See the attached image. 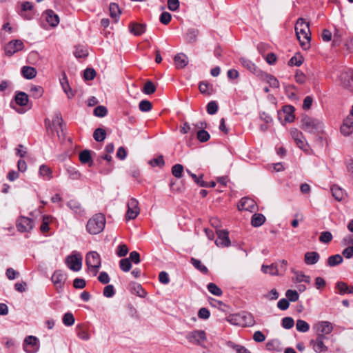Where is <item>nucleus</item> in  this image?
I'll return each instance as SVG.
<instances>
[{
	"instance_id": "473e14b6",
	"label": "nucleus",
	"mask_w": 353,
	"mask_h": 353,
	"mask_svg": "<svg viewBox=\"0 0 353 353\" xmlns=\"http://www.w3.org/2000/svg\"><path fill=\"white\" fill-rule=\"evenodd\" d=\"M21 73L24 78L32 79L36 77L37 70L33 67L23 66L21 69Z\"/></svg>"
},
{
	"instance_id": "f704fd0d",
	"label": "nucleus",
	"mask_w": 353,
	"mask_h": 353,
	"mask_svg": "<svg viewBox=\"0 0 353 353\" xmlns=\"http://www.w3.org/2000/svg\"><path fill=\"white\" fill-rule=\"evenodd\" d=\"M226 345L234 350L236 353H251V352L243 345L235 344L232 341H228Z\"/></svg>"
},
{
	"instance_id": "20e7f679",
	"label": "nucleus",
	"mask_w": 353,
	"mask_h": 353,
	"mask_svg": "<svg viewBox=\"0 0 353 353\" xmlns=\"http://www.w3.org/2000/svg\"><path fill=\"white\" fill-rule=\"evenodd\" d=\"M186 339L191 344L205 347V342L207 341V335L204 330H194L187 333Z\"/></svg>"
},
{
	"instance_id": "ea45409f",
	"label": "nucleus",
	"mask_w": 353,
	"mask_h": 353,
	"mask_svg": "<svg viewBox=\"0 0 353 353\" xmlns=\"http://www.w3.org/2000/svg\"><path fill=\"white\" fill-rule=\"evenodd\" d=\"M93 137L96 141L101 142L104 141L106 137V132L102 128H97L93 133Z\"/></svg>"
},
{
	"instance_id": "f03ea898",
	"label": "nucleus",
	"mask_w": 353,
	"mask_h": 353,
	"mask_svg": "<svg viewBox=\"0 0 353 353\" xmlns=\"http://www.w3.org/2000/svg\"><path fill=\"white\" fill-rule=\"evenodd\" d=\"M105 217L102 213L93 215L87 222L86 230L92 235L101 233L105 228Z\"/></svg>"
},
{
	"instance_id": "13d9d810",
	"label": "nucleus",
	"mask_w": 353,
	"mask_h": 353,
	"mask_svg": "<svg viewBox=\"0 0 353 353\" xmlns=\"http://www.w3.org/2000/svg\"><path fill=\"white\" fill-rule=\"evenodd\" d=\"M79 160L83 163H87L91 160V154L89 150H83L79 154Z\"/></svg>"
},
{
	"instance_id": "de8ad7c7",
	"label": "nucleus",
	"mask_w": 353,
	"mask_h": 353,
	"mask_svg": "<svg viewBox=\"0 0 353 353\" xmlns=\"http://www.w3.org/2000/svg\"><path fill=\"white\" fill-rule=\"evenodd\" d=\"M139 108L141 112H149L152 108V103L148 100H142L139 104Z\"/></svg>"
},
{
	"instance_id": "bf43d9fd",
	"label": "nucleus",
	"mask_w": 353,
	"mask_h": 353,
	"mask_svg": "<svg viewBox=\"0 0 353 353\" xmlns=\"http://www.w3.org/2000/svg\"><path fill=\"white\" fill-rule=\"evenodd\" d=\"M210 88H212V86L209 83L204 81L201 82L199 85V89L200 92L202 94L208 95H210L211 94V92L210 91Z\"/></svg>"
},
{
	"instance_id": "7ed1b4c3",
	"label": "nucleus",
	"mask_w": 353,
	"mask_h": 353,
	"mask_svg": "<svg viewBox=\"0 0 353 353\" xmlns=\"http://www.w3.org/2000/svg\"><path fill=\"white\" fill-rule=\"evenodd\" d=\"M301 128L306 132L319 133L323 130V123L319 120L305 116L301 119Z\"/></svg>"
},
{
	"instance_id": "09e8293b",
	"label": "nucleus",
	"mask_w": 353,
	"mask_h": 353,
	"mask_svg": "<svg viewBox=\"0 0 353 353\" xmlns=\"http://www.w3.org/2000/svg\"><path fill=\"white\" fill-rule=\"evenodd\" d=\"M30 92L34 98L38 99L43 95V90L41 86L34 85L31 87Z\"/></svg>"
},
{
	"instance_id": "a19ab883",
	"label": "nucleus",
	"mask_w": 353,
	"mask_h": 353,
	"mask_svg": "<svg viewBox=\"0 0 353 353\" xmlns=\"http://www.w3.org/2000/svg\"><path fill=\"white\" fill-rule=\"evenodd\" d=\"M343 262V258L340 254L330 256L327 259V264L330 267H334Z\"/></svg>"
},
{
	"instance_id": "1a4fd4ad",
	"label": "nucleus",
	"mask_w": 353,
	"mask_h": 353,
	"mask_svg": "<svg viewBox=\"0 0 353 353\" xmlns=\"http://www.w3.org/2000/svg\"><path fill=\"white\" fill-rule=\"evenodd\" d=\"M24 44L20 39H14L8 42L4 48L5 53L8 56H12L14 53L22 50Z\"/></svg>"
},
{
	"instance_id": "5701e85b",
	"label": "nucleus",
	"mask_w": 353,
	"mask_h": 353,
	"mask_svg": "<svg viewBox=\"0 0 353 353\" xmlns=\"http://www.w3.org/2000/svg\"><path fill=\"white\" fill-rule=\"evenodd\" d=\"M175 65L178 69L185 68L188 63V58L183 53H179L174 58Z\"/></svg>"
},
{
	"instance_id": "e433bc0d",
	"label": "nucleus",
	"mask_w": 353,
	"mask_h": 353,
	"mask_svg": "<svg viewBox=\"0 0 353 353\" xmlns=\"http://www.w3.org/2000/svg\"><path fill=\"white\" fill-rule=\"evenodd\" d=\"M331 191L332 193V196L335 198L336 200L340 201L345 196V192L343 190L336 185H333L331 188Z\"/></svg>"
},
{
	"instance_id": "a18cd8bd",
	"label": "nucleus",
	"mask_w": 353,
	"mask_h": 353,
	"mask_svg": "<svg viewBox=\"0 0 353 353\" xmlns=\"http://www.w3.org/2000/svg\"><path fill=\"white\" fill-rule=\"evenodd\" d=\"M62 321L65 326H71L74 323L75 319L71 312H67L63 315Z\"/></svg>"
},
{
	"instance_id": "6ab92c4d",
	"label": "nucleus",
	"mask_w": 353,
	"mask_h": 353,
	"mask_svg": "<svg viewBox=\"0 0 353 353\" xmlns=\"http://www.w3.org/2000/svg\"><path fill=\"white\" fill-rule=\"evenodd\" d=\"M259 78L266 82L273 88H278L279 87V81L273 75L268 74L265 72H261V74L259 76Z\"/></svg>"
},
{
	"instance_id": "4be33fe9",
	"label": "nucleus",
	"mask_w": 353,
	"mask_h": 353,
	"mask_svg": "<svg viewBox=\"0 0 353 353\" xmlns=\"http://www.w3.org/2000/svg\"><path fill=\"white\" fill-rule=\"evenodd\" d=\"M242 327H252L255 324V320L251 313L247 312H241Z\"/></svg>"
},
{
	"instance_id": "3c124183",
	"label": "nucleus",
	"mask_w": 353,
	"mask_h": 353,
	"mask_svg": "<svg viewBox=\"0 0 353 353\" xmlns=\"http://www.w3.org/2000/svg\"><path fill=\"white\" fill-rule=\"evenodd\" d=\"M183 171V166L181 164H175L172 168V174L176 178H181L182 176V173Z\"/></svg>"
},
{
	"instance_id": "5fc2aeb1",
	"label": "nucleus",
	"mask_w": 353,
	"mask_h": 353,
	"mask_svg": "<svg viewBox=\"0 0 353 353\" xmlns=\"http://www.w3.org/2000/svg\"><path fill=\"white\" fill-rule=\"evenodd\" d=\"M74 54L77 58H85L88 55V50L81 46L76 47Z\"/></svg>"
},
{
	"instance_id": "0e129e2a",
	"label": "nucleus",
	"mask_w": 353,
	"mask_h": 353,
	"mask_svg": "<svg viewBox=\"0 0 353 353\" xmlns=\"http://www.w3.org/2000/svg\"><path fill=\"white\" fill-rule=\"evenodd\" d=\"M198 34V30L194 29H190L188 30L186 33V39L189 42H193L196 40V38Z\"/></svg>"
},
{
	"instance_id": "a211bd4d",
	"label": "nucleus",
	"mask_w": 353,
	"mask_h": 353,
	"mask_svg": "<svg viewBox=\"0 0 353 353\" xmlns=\"http://www.w3.org/2000/svg\"><path fill=\"white\" fill-rule=\"evenodd\" d=\"M240 63L242 64L243 67H245L247 70L250 71L252 73L255 74L259 77L260 74H261L262 70L257 68V66L252 61L242 57L239 59Z\"/></svg>"
},
{
	"instance_id": "e2e57ef3",
	"label": "nucleus",
	"mask_w": 353,
	"mask_h": 353,
	"mask_svg": "<svg viewBox=\"0 0 353 353\" xmlns=\"http://www.w3.org/2000/svg\"><path fill=\"white\" fill-rule=\"evenodd\" d=\"M218 110V105L216 101H212L207 105V112L209 114H214Z\"/></svg>"
},
{
	"instance_id": "774afa93",
	"label": "nucleus",
	"mask_w": 353,
	"mask_h": 353,
	"mask_svg": "<svg viewBox=\"0 0 353 353\" xmlns=\"http://www.w3.org/2000/svg\"><path fill=\"white\" fill-rule=\"evenodd\" d=\"M128 252V248L126 245L122 244L118 246L117 254L119 257L125 256Z\"/></svg>"
},
{
	"instance_id": "4d7b16f0",
	"label": "nucleus",
	"mask_w": 353,
	"mask_h": 353,
	"mask_svg": "<svg viewBox=\"0 0 353 353\" xmlns=\"http://www.w3.org/2000/svg\"><path fill=\"white\" fill-rule=\"evenodd\" d=\"M108 113V110L105 106L99 105L94 108V114L98 117H103Z\"/></svg>"
},
{
	"instance_id": "6e6552de",
	"label": "nucleus",
	"mask_w": 353,
	"mask_h": 353,
	"mask_svg": "<svg viewBox=\"0 0 353 353\" xmlns=\"http://www.w3.org/2000/svg\"><path fill=\"white\" fill-rule=\"evenodd\" d=\"M340 131L344 136H349L353 132V105L350 114L344 119Z\"/></svg>"
},
{
	"instance_id": "a878e982",
	"label": "nucleus",
	"mask_w": 353,
	"mask_h": 353,
	"mask_svg": "<svg viewBox=\"0 0 353 353\" xmlns=\"http://www.w3.org/2000/svg\"><path fill=\"white\" fill-rule=\"evenodd\" d=\"M39 174L44 180L49 181L52 178V171L46 165H41L39 169Z\"/></svg>"
},
{
	"instance_id": "49530a36",
	"label": "nucleus",
	"mask_w": 353,
	"mask_h": 353,
	"mask_svg": "<svg viewBox=\"0 0 353 353\" xmlns=\"http://www.w3.org/2000/svg\"><path fill=\"white\" fill-rule=\"evenodd\" d=\"M155 90H156V87H155L154 84L152 81H148L145 83L142 91L145 94H151L154 93L155 92Z\"/></svg>"
},
{
	"instance_id": "4c0bfd02",
	"label": "nucleus",
	"mask_w": 353,
	"mask_h": 353,
	"mask_svg": "<svg viewBox=\"0 0 353 353\" xmlns=\"http://www.w3.org/2000/svg\"><path fill=\"white\" fill-rule=\"evenodd\" d=\"M190 261H191V263L192 264V265L196 269L199 270L201 272H202L203 274L208 273V270L207 267L205 265H204L200 260L194 259V258H192Z\"/></svg>"
},
{
	"instance_id": "2eb2a0df",
	"label": "nucleus",
	"mask_w": 353,
	"mask_h": 353,
	"mask_svg": "<svg viewBox=\"0 0 353 353\" xmlns=\"http://www.w3.org/2000/svg\"><path fill=\"white\" fill-rule=\"evenodd\" d=\"M325 336H317L314 339L310 342L311 347L316 353L325 352L327 351V347L324 343Z\"/></svg>"
},
{
	"instance_id": "2f4dec72",
	"label": "nucleus",
	"mask_w": 353,
	"mask_h": 353,
	"mask_svg": "<svg viewBox=\"0 0 353 353\" xmlns=\"http://www.w3.org/2000/svg\"><path fill=\"white\" fill-rule=\"evenodd\" d=\"M336 288L338 290L339 293L341 295H344L345 294H352L353 293V287L348 286L347 283L344 282H338L336 285Z\"/></svg>"
},
{
	"instance_id": "4468645a",
	"label": "nucleus",
	"mask_w": 353,
	"mask_h": 353,
	"mask_svg": "<svg viewBox=\"0 0 353 353\" xmlns=\"http://www.w3.org/2000/svg\"><path fill=\"white\" fill-rule=\"evenodd\" d=\"M17 228L21 232H30L34 228V221L28 217L21 216L17 221Z\"/></svg>"
},
{
	"instance_id": "c756f323",
	"label": "nucleus",
	"mask_w": 353,
	"mask_h": 353,
	"mask_svg": "<svg viewBox=\"0 0 353 353\" xmlns=\"http://www.w3.org/2000/svg\"><path fill=\"white\" fill-rule=\"evenodd\" d=\"M77 335L79 338L84 341H88L90 339V334L88 328L83 325L77 326Z\"/></svg>"
},
{
	"instance_id": "58836bf2",
	"label": "nucleus",
	"mask_w": 353,
	"mask_h": 353,
	"mask_svg": "<svg viewBox=\"0 0 353 353\" xmlns=\"http://www.w3.org/2000/svg\"><path fill=\"white\" fill-rule=\"evenodd\" d=\"M241 313L234 314L227 317V321L231 324L242 327V321L241 319Z\"/></svg>"
},
{
	"instance_id": "0eeeda50",
	"label": "nucleus",
	"mask_w": 353,
	"mask_h": 353,
	"mask_svg": "<svg viewBox=\"0 0 353 353\" xmlns=\"http://www.w3.org/2000/svg\"><path fill=\"white\" fill-rule=\"evenodd\" d=\"M65 263L71 270L78 272L82 266V256L79 253L68 256L65 259Z\"/></svg>"
},
{
	"instance_id": "aec40b11",
	"label": "nucleus",
	"mask_w": 353,
	"mask_h": 353,
	"mask_svg": "<svg viewBox=\"0 0 353 353\" xmlns=\"http://www.w3.org/2000/svg\"><path fill=\"white\" fill-rule=\"evenodd\" d=\"M43 16H45L46 21L52 27H56L59 23V17L54 13L52 10H47L44 12Z\"/></svg>"
},
{
	"instance_id": "b1692460",
	"label": "nucleus",
	"mask_w": 353,
	"mask_h": 353,
	"mask_svg": "<svg viewBox=\"0 0 353 353\" xmlns=\"http://www.w3.org/2000/svg\"><path fill=\"white\" fill-rule=\"evenodd\" d=\"M261 271L264 274H268L272 276L279 274L278 266L275 263H272L271 265H262Z\"/></svg>"
},
{
	"instance_id": "f8f14e48",
	"label": "nucleus",
	"mask_w": 353,
	"mask_h": 353,
	"mask_svg": "<svg viewBox=\"0 0 353 353\" xmlns=\"http://www.w3.org/2000/svg\"><path fill=\"white\" fill-rule=\"evenodd\" d=\"M339 78L343 86L353 92V70L342 72Z\"/></svg>"
},
{
	"instance_id": "72a5a7b5",
	"label": "nucleus",
	"mask_w": 353,
	"mask_h": 353,
	"mask_svg": "<svg viewBox=\"0 0 353 353\" xmlns=\"http://www.w3.org/2000/svg\"><path fill=\"white\" fill-rule=\"evenodd\" d=\"M67 205L77 214L82 215L84 213L81 205L77 201L70 200Z\"/></svg>"
},
{
	"instance_id": "c9c22d12",
	"label": "nucleus",
	"mask_w": 353,
	"mask_h": 353,
	"mask_svg": "<svg viewBox=\"0 0 353 353\" xmlns=\"http://www.w3.org/2000/svg\"><path fill=\"white\" fill-rule=\"evenodd\" d=\"M121 11L119 6L115 3H112L110 5V17L117 22L119 18Z\"/></svg>"
},
{
	"instance_id": "37998d69",
	"label": "nucleus",
	"mask_w": 353,
	"mask_h": 353,
	"mask_svg": "<svg viewBox=\"0 0 353 353\" xmlns=\"http://www.w3.org/2000/svg\"><path fill=\"white\" fill-rule=\"evenodd\" d=\"M207 288L211 294L215 296H220L223 294L221 289L214 283H210L207 285Z\"/></svg>"
},
{
	"instance_id": "9b49d317",
	"label": "nucleus",
	"mask_w": 353,
	"mask_h": 353,
	"mask_svg": "<svg viewBox=\"0 0 353 353\" xmlns=\"http://www.w3.org/2000/svg\"><path fill=\"white\" fill-rule=\"evenodd\" d=\"M290 134L295 141L296 145L304 151L307 150L308 145L304 138L302 132L296 128H292L290 130Z\"/></svg>"
},
{
	"instance_id": "6e6d98bb",
	"label": "nucleus",
	"mask_w": 353,
	"mask_h": 353,
	"mask_svg": "<svg viewBox=\"0 0 353 353\" xmlns=\"http://www.w3.org/2000/svg\"><path fill=\"white\" fill-rule=\"evenodd\" d=\"M285 296L289 301L294 302L299 299V295L296 290H288Z\"/></svg>"
},
{
	"instance_id": "412c9836",
	"label": "nucleus",
	"mask_w": 353,
	"mask_h": 353,
	"mask_svg": "<svg viewBox=\"0 0 353 353\" xmlns=\"http://www.w3.org/2000/svg\"><path fill=\"white\" fill-rule=\"evenodd\" d=\"M51 279L54 286L59 289L64 284L65 276L61 270H57L53 273Z\"/></svg>"
},
{
	"instance_id": "cd10ccee",
	"label": "nucleus",
	"mask_w": 353,
	"mask_h": 353,
	"mask_svg": "<svg viewBox=\"0 0 353 353\" xmlns=\"http://www.w3.org/2000/svg\"><path fill=\"white\" fill-rule=\"evenodd\" d=\"M130 32L136 36H139L145 32V26L141 23H132L129 26Z\"/></svg>"
},
{
	"instance_id": "69168bd1",
	"label": "nucleus",
	"mask_w": 353,
	"mask_h": 353,
	"mask_svg": "<svg viewBox=\"0 0 353 353\" xmlns=\"http://www.w3.org/2000/svg\"><path fill=\"white\" fill-rule=\"evenodd\" d=\"M294 325V321L292 317H285L282 319V326L285 329H290Z\"/></svg>"
},
{
	"instance_id": "338daca9",
	"label": "nucleus",
	"mask_w": 353,
	"mask_h": 353,
	"mask_svg": "<svg viewBox=\"0 0 353 353\" xmlns=\"http://www.w3.org/2000/svg\"><path fill=\"white\" fill-rule=\"evenodd\" d=\"M114 293L115 291L112 285H106L103 289V295L105 297L110 298L114 296Z\"/></svg>"
},
{
	"instance_id": "dca6fc26",
	"label": "nucleus",
	"mask_w": 353,
	"mask_h": 353,
	"mask_svg": "<svg viewBox=\"0 0 353 353\" xmlns=\"http://www.w3.org/2000/svg\"><path fill=\"white\" fill-rule=\"evenodd\" d=\"M218 238L215 241V244L218 247H228L230 245V240L228 236V232L225 230H221L216 232Z\"/></svg>"
},
{
	"instance_id": "f257e3e1",
	"label": "nucleus",
	"mask_w": 353,
	"mask_h": 353,
	"mask_svg": "<svg viewBox=\"0 0 353 353\" xmlns=\"http://www.w3.org/2000/svg\"><path fill=\"white\" fill-rule=\"evenodd\" d=\"M295 32L301 47L306 50L310 46L311 33L309 23L299 18L295 24Z\"/></svg>"
},
{
	"instance_id": "423d86ee",
	"label": "nucleus",
	"mask_w": 353,
	"mask_h": 353,
	"mask_svg": "<svg viewBox=\"0 0 353 353\" xmlns=\"http://www.w3.org/2000/svg\"><path fill=\"white\" fill-rule=\"evenodd\" d=\"M39 341L34 336H28L25 338L23 345V350L27 353H36L39 350Z\"/></svg>"
},
{
	"instance_id": "8fccbe9b",
	"label": "nucleus",
	"mask_w": 353,
	"mask_h": 353,
	"mask_svg": "<svg viewBox=\"0 0 353 353\" xmlns=\"http://www.w3.org/2000/svg\"><path fill=\"white\" fill-rule=\"evenodd\" d=\"M303 57L299 54H296V55H294V57H292L290 59V61L288 62V65L290 66H293V65L300 66L303 63Z\"/></svg>"
},
{
	"instance_id": "052dcab7",
	"label": "nucleus",
	"mask_w": 353,
	"mask_h": 353,
	"mask_svg": "<svg viewBox=\"0 0 353 353\" xmlns=\"http://www.w3.org/2000/svg\"><path fill=\"white\" fill-rule=\"evenodd\" d=\"M332 239V235L331 232L326 231L321 233L319 236V241L322 243H327Z\"/></svg>"
},
{
	"instance_id": "bb28decb",
	"label": "nucleus",
	"mask_w": 353,
	"mask_h": 353,
	"mask_svg": "<svg viewBox=\"0 0 353 353\" xmlns=\"http://www.w3.org/2000/svg\"><path fill=\"white\" fill-rule=\"evenodd\" d=\"M305 263L307 265H314L319 260V254L316 252H308L305 254Z\"/></svg>"
},
{
	"instance_id": "ddd939ff",
	"label": "nucleus",
	"mask_w": 353,
	"mask_h": 353,
	"mask_svg": "<svg viewBox=\"0 0 353 353\" xmlns=\"http://www.w3.org/2000/svg\"><path fill=\"white\" fill-rule=\"evenodd\" d=\"M317 336H325V334H329L333 330L332 324L326 321H319L314 326Z\"/></svg>"
},
{
	"instance_id": "79ce46f5",
	"label": "nucleus",
	"mask_w": 353,
	"mask_h": 353,
	"mask_svg": "<svg viewBox=\"0 0 353 353\" xmlns=\"http://www.w3.org/2000/svg\"><path fill=\"white\" fill-rule=\"evenodd\" d=\"M296 328L299 332H307L310 329V325L306 321L299 319L296 321Z\"/></svg>"
},
{
	"instance_id": "7c9ffc66",
	"label": "nucleus",
	"mask_w": 353,
	"mask_h": 353,
	"mask_svg": "<svg viewBox=\"0 0 353 353\" xmlns=\"http://www.w3.org/2000/svg\"><path fill=\"white\" fill-rule=\"evenodd\" d=\"M14 101L19 106H25L28 103V96L24 92H17L14 97Z\"/></svg>"
},
{
	"instance_id": "9d476101",
	"label": "nucleus",
	"mask_w": 353,
	"mask_h": 353,
	"mask_svg": "<svg viewBox=\"0 0 353 353\" xmlns=\"http://www.w3.org/2000/svg\"><path fill=\"white\" fill-rule=\"evenodd\" d=\"M127 206L128 210L125 215L126 219H134L140 212L138 201L134 198H132L128 201Z\"/></svg>"
},
{
	"instance_id": "393cba45",
	"label": "nucleus",
	"mask_w": 353,
	"mask_h": 353,
	"mask_svg": "<svg viewBox=\"0 0 353 353\" xmlns=\"http://www.w3.org/2000/svg\"><path fill=\"white\" fill-rule=\"evenodd\" d=\"M60 83L64 92L67 94L68 97L69 99H71L74 96V94L68 83V81L65 74H63V77L60 79Z\"/></svg>"
},
{
	"instance_id": "680f3d73",
	"label": "nucleus",
	"mask_w": 353,
	"mask_h": 353,
	"mask_svg": "<svg viewBox=\"0 0 353 353\" xmlns=\"http://www.w3.org/2000/svg\"><path fill=\"white\" fill-rule=\"evenodd\" d=\"M197 139L202 143L206 142L210 139V134L207 131L201 130L197 132Z\"/></svg>"
},
{
	"instance_id": "603ef678",
	"label": "nucleus",
	"mask_w": 353,
	"mask_h": 353,
	"mask_svg": "<svg viewBox=\"0 0 353 353\" xmlns=\"http://www.w3.org/2000/svg\"><path fill=\"white\" fill-rule=\"evenodd\" d=\"M295 277L294 280L296 282H305L309 283L310 281V278L309 276L305 275L301 272H295Z\"/></svg>"
},
{
	"instance_id": "864d4df0",
	"label": "nucleus",
	"mask_w": 353,
	"mask_h": 353,
	"mask_svg": "<svg viewBox=\"0 0 353 353\" xmlns=\"http://www.w3.org/2000/svg\"><path fill=\"white\" fill-rule=\"evenodd\" d=\"M119 266L123 272H128L132 268V264L130 259L125 258L119 261Z\"/></svg>"
},
{
	"instance_id": "f3484780",
	"label": "nucleus",
	"mask_w": 353,
	"mask_h": 353,
	"mask_svg": "<svg viewBox=\"0 0 353 353\" xmlns=\"http://www.w3.org/2000/svg\"><path fill=\"white\" fill-rule=\"evenodd\" d=\"M256 203L255 201L248 197L242 198L238 205L239 210H245L252 212L255 210Z\"/></svg>"
},
{
	"instance_id": "39448f33",
	"label": "nucleus",
	"mask_w": 353,
	"mask_h": 353,
	"mask_svg": "<svg viewBox=\"0 0 353 353\" xmlns=\"http://www.w3.org/2000/svg\"><path fill=\"white\" fill-rule=\"evenodd\" d=\"M85 261L88 268L96 275L101 267L100 255L94 251L89 252L86 254Z\"/></svg>"
},
{
	"instance_id": "c03bdc74",
	"label": "nucleus",
	"mask_w": 353,
	"mask_h": 353,
	"mask_svg": "<svg viewBox=\"0 0 353 353\" xmlns=\"http://www.w3.org/2000/svg\"><path fill=\"white\" fill-rule=\"evenodd\" d=\"M187 172L191 176L194 182L201 187H207L208 183L203 180V175L197 176L195 174L192 173L190 170H187Z\"/></svg>"
},
{
	"instance_id": "c85d7f7f",
	"label": "nucleus",
	"mask_w": 353,
	"mask_h": 353,
	"mask_svg": "<svg viewBox=\"0 0 353 353\" xmlns=\"http://www.w3.org/2000/svg\"><path fill=\"white\" fill-rule=\"evenodd\" d=\"M266 219L263 214L255 213L252 215L251 219V225L253 227L257 228L261 226L265 221Z\"/></svg>"
}]
</instances>
